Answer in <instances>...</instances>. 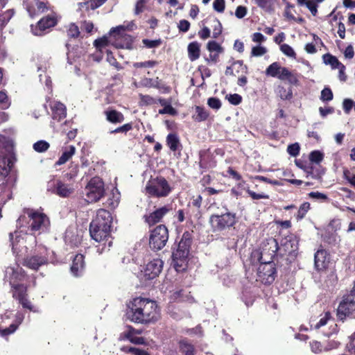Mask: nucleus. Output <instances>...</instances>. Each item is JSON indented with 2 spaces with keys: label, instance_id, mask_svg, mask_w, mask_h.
<instances>
[{
  "label": "nucleus",
  "instance_id": "nucleus-1",
  "mask_svg": "<svg viewBox=\"0 0 355 355\" xmlns=\"http://www.w3.org/2000/svg\"><path fill=\"white\" fill-rule=\"evenodd\" d=\"M127 315L137 323L148 324L157 321L159 318V311L155 301L145 297H135L128 305Z\"/></svg>",
  "mask_w": 355,
  "mask_h": 355
},
{
  "label": "nucleus",
  "instance_id": "nucleus-2",
  "mask_svg": "<svg viewBox=\"0 0 355 355\" xmlns=\"http://www.w3.org/2000/svg\"><path fill=\"white\" fill-rule=\"evenodd\" d=\"M0 144L8 153L0 157V193H4L10 198L11 187L7 177L16 162V157L12 153L14 145L11 139L3 135L0 136Z\"/></svg>",
  "mask_w": 355,
  "mask_h": 355
},
{
  "label": "nucleus",
  "instance_id": "nucleus-3",
  "mask_svg": "<svg viewBox=\"0 0 355 355\" xmlns=\"http://www.w3.org/2000/svg\"><path fill=\"white\" fill-rule=\"evenodd\" d=\"M24 214L28 217V228L32 232H38V234L49 232L51 227L50 219L48 216L44 213L42 208L40 209H24Z\"/></svg>",
  "mask_w": 355,
  "mask_h": 355
},
{
  "label": "nucleus",
  "instance_id": "nucleus-4",
  "mask_svg": "<svg viewBox=\"0 0 355 355\" xmlns=\"http://www.w3.org/2000/svg\"><path fill=\"white\" fill-rule=\"evenodd\" d=\"M191 243L189 234H184L178 248L173 252V265L178 272L183 271L187 268Z\"/></svg>",
  "mask_w": 355,
  "mask_h": 355
},
{
  "label": "nucleus",
  "instance_id": "nucleus-5",
  "mask_svg": "<svg viewBox=\"0 0 355 355\" xmlns=\"http://www.w3.org/2000/svg\"><path fill=\"white\" fill-rule=\"evenodd\" d=\"M146 193L153 197L162 198L167 196L172 188L168 181L162 176L150 178L145 187Z\"/></svg>",
  "mask_w": 355,
  "mask_h": 355
},
{
  "label": "nucleus",
  "instance_id": "nucleus-6",
  "mask_svg": "<svg viewBox=\"0 0 355 355\" xmlns=\"http://www.w3.org/2000/svg\"><path fill=\"white\" fill-rule=\"evenodd\" d=\"M93 226L90 223L89 234L92 238L98 242L99 244L96 246L97 251L99 254L103 253L106 250H109L112 244V238L111 236V227H98L95 230L96 235L93 233Z\"/></svg>",
  "mask_w": 355,
  "mask_h": 355
},
{
  "label": "nucleus",
  "instance_id": "nucleus-7",
  "mask_svg": "<svg viewBox=\"0 0 355 355\" xmlns=\"http://www.w3.org/2000/svg\"><path fill=\"white\" fill-rule=\"evenodd\" d=\"M104 183L98 177H94L87 183L84 190L85 200L88 203L96 202L104 195Z\"/></svg>",
  "mask_w": 355,
  "mask_h": 355
},
{
  "label": "nucleus",
  "instance_id": "nucleus-8",
  "mask_svg": "<svg viewBox=\"0 0 355 355\" xmlns=\"http://www.w3.org/2000/svg\"><path fill=\"white\" fill-rule=\"evenodd\" d=\"M168 240V232L166 227L159 225L154 228L150 234L149 245L153 250H160Z\"/></svg>",
  "mask_w": 355,
  "mask_h": 355
},
{
  "label": "nucleus",
  "instance_id": "nucleus-9",
  "mask_svg": "<svg viewBox=\"0 0 355 355\" xmlns=\"http://www.w3.org/2000/svg\"><path fill=\"white\" fill-rule=\"evenodd\" d=\"M163 264L162 260L158 258L148 261L141 269L140 279L146 282L157 278L162 270Z\"/></svg>",
  "mask_w": 355,
  "mask_h": 355
},
{
  "label": "nucleus",
  "instance_id": "nucleus-10",
  "mask_svg": "<svg viewBox=\"0 0 355 355\" xmlns=\"http://www.w3.org/2000/svg\"><path fill=\"white\" fill-rule=\"evenodd\" d=\"M125 26L123 25L112 28L110 31V37H113L112 41L116 48L130 49L132 45V40L129 35L125 33Z\"/></svg>",
  "mask_w": 355,
  "mask_h": 355
},
{
  "label": "nucleus",
  "instance_id": "nucleus-11",
  "mask_svg": "<svg viewBox=\"0 0 355 355\" xmlns=\"http://www.w3.org/2000/svg\"><path fill=\"white\" fill-rule=\"evenodd\" d=\"M209 223L214 231H222L233 226L236 223L235 215L230 212L211 215Z\"/></svg>",
  "mask_w": 355,
  "mask_h": 355
},
{
  "label": "nucleus",
  "instance_id": "nucleus-12",
  "mask_svg": "<svg viewBox=\"0 0 355 355\" xmlns=\"http://www.w3.org/2000/svg\"><path fill=\"white\" fill-rule=\"evenodd\" d=\"M73 183H65L60 180H52L48 182L47 191L60 197L66 198L73 193Z\"/></svg>",
  "mask_w": 355,
  "mask_h": 355
},
{
  "label": "nucleus",
  "instance_id": "nucleus-13",
  "mask_svg": "<svg viewBox=\"0 0 355 355\" xmlns=\"http://www.w3.org/2000/svg\"><path fill=\"white\" fill-rule=\"evenodd\" d=\"M276 277V268L274 263L261 262L257 268V281L265 284L272 283Z\"/></svg>",
  "mask_w": 355,
  "mask_h": 355
},
{
  "label": "nucleus",
  "instance_id": "nucleus-14",
  "mask_svg": "<svg viewBox=\"0 0 355 355\" xmlns=\"http://www.w3.org/2000/svg\"><path fill=\"white\" fill-rule=\"evenodd\" d=\"M57 24V18L55 15H47L42 18L35 25H31V29L33 35L37 36L44 35L47 31L55 26Z\"/></svg>",
  "mask_w": 355,
  "mask_h": 355
},
{
  "label": "nucleus",
  "instance_id": "nucleus-15",
  "mask_svg": "<svg viewBox=\"0 0 355 355\" xmlns=\"http://www.w3.org/2000/svg\"><path fill=\"white\" fill-rule=\"evenodd\" d=\"M112 223V216L110 212L104 209H98L96 212L95 218H94L91 222L94 228L93 233L94 235H96V232H97L95 230L98 228V227H111Z\"/></svg>",
  "mask_w": 355,
  "mask_h": 355
},
{
  "label": "nucleus",
  "instance_id": "nucleus-16",
  "mask_svg": "<svg viewBox=\"0 0 355 355\" xmlns=\"http://www.w3.org/2000/svg\"><path fill=\"white\" fill-rule=\"evenodd\" d=\"M326 325L329 326V329H322V331L325 336L329 337L338 332V326L329 312H326L324 315L321 317L318 322L315 325V329H320Z\"/></svg>",
  "mask_w": 355,
  "mask_h": 355
},
{
  "label": "nucleus",
  "instance_id": "nucleus-17",
  "mask_svg": "<svg viewBox=\"0 0 355 355\" xmlns=\"http://www.w3.org/2000/svg\"><path fill=\"white\" fill-rule=\"evenodd\" d=\"M278 243L276 239H270L267 240L266 243H263L261 252L262 253L263 262L264 263H274L272 259L278 250Z\"/></svg>",
  "mask_w": 355,
  "mask_h": 355
},
{
  "label": "nucleus",
  "instance_id": "nucleus-18",
  "mask_svg": "<svg viewBox=\"0 0 355 355\" xmlns=\"http://www.w3.org/2000/svg\"><path fill=\"white\" fill-rule=\"evenodd\" d=\"M49 107L52 111L51 125L54 128V121L59 122L66 117L67 109L64 104L56 101H49Z\"/></svg>",
  "mask_w": 355,
  "mask_h": 355
},
{
  "label": "nucleus",
  "instance_id": "nucleus-19",
  "mask_svg": "<svg viewBox=\"0 0 355 355\" xmlns=\"http://www.w3.org/2000/svg\"><path fill=\"white\" fill-rule=\"evenodd\" d=\"M109 40L107 36L97 39L94 41V44L96 47V51L92 54L91 57L93 60L100 62L103 57L104 53H106Z\"/></svg>",
  "mask_w": 355,
  "mask_h": 355
},
{
  "label": "nucleus",
  "instance_id": "nucleus-20",
  "mask_svg": "<svg viewBox=\"0 0 355 355\" xmlns=\"http://www.w3.org/2000/svg\"><path fill=\"white\" fill-rule=\"evenodd\" d=\"M171 210V207L170 205L158 208L149 215L145 216V220L150 225H154L161 221L162 218Z\"/></svg>",
  "mask_w": 355,
  "mask_h": 355
},
{
  "label": "nucleus",
  "instance_id": "nucleus-21",
  "mask_svg": "<svg viewBox=\"0 0 355 355\" xmlns=\"http://www.w3.org/2000/svg\"><path fill=\"white\" fill-rule=\"evenodd\" d=\"M315 267L318 270H322L328 267L330 261V256L323 249H319L314 256Z\"/></svg>",
  "mask_w": 355,
  "mask_h": 355
},
{
  "label": "nucleus",
  "instance_id": "nucleus-22",
  "mask_svg": "<svg viewBox=\"0 0 355 355\" xmlns=\"http://www.w3.org/2000/svg\"><path fill=\"white\" fill-rule=\"evenodd\" d=\"M85 270L84 257L81 254H76L72 261L71 272L74 277L81 276Z\"/></svg>",
  "mask_w": 355,
  "mask_h": 355
},
{
  "label": "nucleus",
  "instance_id": "nucleus-23",
  "mask_svg": "<svg viewBox=\"0 0 355 355\" xmlns=\"http://www.w3.org/2000/svg\"><path fill=\"white\" fill-rule=\"evenodd\" d=\"M21 236L22 231L19 230H17L14 232H10L9 234L12 250L13 254H15L16 256H18L21 250V245L20 243Z\"/></svg>",
  "mask_w": 355,
  "mask_h": 355
},
{
  "label": "nucleus",
  "instance_id": "nucleus-24",
  "mask_svg": "<svg viewBox=\"0 0 355 355\" xmlns=\"http://www.w3.org/2000/svg\"><path fill=\"white\" fill-rule=\"evenodd\" d=\"M26 9L29 15L33 17L49 9L48 2L42 0H35V4L28 6Z\"/></svg>",
  "mask_w": 355,
  "mask_h": 355
},
{
  "label": "nucleus",
  "instance_id": "nucleus-25",
  "mask_svg": "<svg viewBox=\"0 0 355 355\" xmlns=\"http://www.w3.org/2000/svg\"><path fill=\"white\" fill-rule=\"evenodd\" d=\"M64 241L67 244L70 245L71 247H76L80 243L82 236L77 231H75L74 229L69 228L65 232Z\"/></svg>",
  "mask_w": 355,
  "mask_h": 355
},
{
  "label": "nucleus",
  "instance_id": "nucleus-26",
  "mask_svg": "<svg viewBox=\"0 0 355 355\" xmlns=\"http://www.w3.org/2000/svg\"><path fill=\"white\" fill-rule=\"evenodd\" d=\"M355 311V306L341 301L338 310L337 315L340 320H344L347 316L350 315Z\"/></svg>",
  "mask_w": 355,
  "mask_h": 355
},
{
  "label": "nucleus",
  "instance_id": "nucleus-27",
  "mask_svg": "<svg viewBox=\"0 0 355 355\" xmlns=\"http://www.w3.org/2000/svg\"><path fill=\"white\" fill-rule=\"evenodd\" d=\"M46 261L47 259L44 256H33L26 259L24 262V265L33 270H37L41 266L45 264Z\"/></svg>",
  "mask_w": 355,
  "mask_h": 355
},
{
  "label": "nucleus",
  "instance_id": "nucleus-28",
  "mask_svg": "<svg viewBox=\"0 0 355 355\" xmlns=\"http://www.w3.org/2000/svg\"><path fill=\"white\" fill-rule=\"evenodd\" d=\"M278 78L281 80H287L291 85H297L298 83V78L296 74L286 67H282Z\"/></svg>",
  "mask_w": 355,
  "mask_h": 355
},
{
  "label": "nucleus",
  "instance_id": "nucleus-29",
  "mask_svg": "<svg viewBox=\"0 0 355 355\" xmlns=\"http://www.w3.org/2000/svg\"><path fill=\"white\" fill-rule=\"evenodd\" d=\"M166 144L169 147L170 150L173 152L181 150L182 149L180 139L178 136L174 133H170L167 135Z\"/></svg>",
  "mask_w": 355,
  "mask_h": 355
},
{
  "label": "nucleus",
  "instance_id": "nucleus-30",
  "mask_svg": "<svg viewBox=\"0 0 355 355\" xmlns=\"http://www.w3.org/2000/svg\"><path fill=\"white\" fill-rule=\"evenodd\" d=\"M105 114L106 119L112 123H121L124 120L123 114L114 110H107Z\"/></svg>",
  "mask_w": 355,
  "mask_h": 355
},
{
  "label": "nucleus",
  "instance_id": "nucleus-31",
  "mask_svg": "<svg viewBox=\"0 0 355 355\" xmlns=\"http://www.w3.org/2000/svg\"><path fill=\"white\" fill-rule=\"evenodd\" d=\"M76 152V148L73 146H69L64 148L62 155L58 160L55 162L56 166H60L65 164Z\"/></svg>",
  "mask_w": 355,
  "mask_h": 355
},
{
  "label": "nucleus",
  "instance_id": "nucleus-32",
  "mask_svg": "<svg viewBox=\"0 0 355 355\" xmlns=\"http://www.w3.org/2000/svg\"><path fill=\"white\" fill-rule=\"evenodd\" d=\"M200 45L197 42H193L188 46L189 58L191 61L197 60L200 57Z\"/></svg>",
  "mask_w": 355,
  "mask_h": 355
},
{
  "label": "nucleus",
  "instance_id": "nucleus-33",
  "mask_svg": "<svg viewBox=\"0 0 355 355\" xmlns=\"http://www.w3.org/2000/svg\"><path fill=\"white\" fill-rule=\"evenodd\" d=\"M140 333V331H135L134 329L130 328L128 330V331L125 334V337L132 343L138 345L144 344V338L137 336V334H139Z\"/></svg>",
  "mask_w": 355,
  "mask_h": 355
},
{
  "label": "nucleus",
  "instance_id": "nucleus-34",
  "mask_svg": "<svg viewBox=\"0 0 355 355\" xmlns=\"http://www.w3.org/2000/svg\"><path fill=\"white\" fill-rule=\"evenodd\" d=\"M282 67L277 62L270 64L266 70V74L271 77H277L280 74Z\"/></svg>",
  "mask_w": 355,
  "mask_h": 355
},
{
  "label": "nucleus",
  "instance_id": "nucleus-35",
  "mask_svg": "<svg viewBox=\"0 0 355 355\" xmlns=\"http://www.w3.org/2000/svg\"><path fill=\"white\" fill-rule=\"evenodd\" d=\"M255 3L260 8L268 12L273 10L275 0H254Z\"/></svg>",
  "mask_w": 355,
  "mask_h": 355
},
{
  "label": "nucleus",
  "instance_id": "nucleus-36",
  "mask_svg": "<svg viewBox=\"0 0 355 355\" xmlns=\"http://www.w3.org/2000/svg\"><path fill=\"white\" fill-rule=\"evenodd\" d=\"M107 0H90L86 2L80 3V8L86 7L87 9L94 10L102 4H103Z\"/></svg>",
  "mask_w": 355,
  "mask_h": 355
},
{
  "label": "nucleus",
  "instance_id": "nucleus-37",
  "mask_svg": "<svg viewBox=\"0 0 355 355\" xmlns=\"http://www.w3.org/2000/svg\"><path fill=\"white\" fill-rule=\"evenodd\" d=\"M180 347L184 355H194L193 346L187 340H181L180 342Z\"/></svg>",
  "mask_w": 355,
  "mask_h": 355
},
{
  "label": "nucleus",
  "instance_id": "nucleus-38",
  "mask_svg": "<svg viewBox=\"0 0 355 355\" xmlns=\"http://www.w3.org/2000/svg\"><path fill=\"white\" fill-rule=\"evenodd\" d=\"M323 60L324 62L326 64L331 65L332 69H336L338 67V65H340L342 64L336 57L331 55L330 54H325L323 56Z\"/></svg>",
  "mask_w": 355,
  "mask_h": 355
},
{
  "label": "nucleus",
  "instance_id": "nucleus-39",
  "mask_svg": "<svg viewBox=\"0 0 355 355\" xmlns=\"http://www.w3.org/2000/svg\"><path fill=\"white\" fill-rule=\"evenodd\" d=\"M66 46L67 48L68 52H67V60L69 64H72L75 61V58L76 57H80L81 54L83 53V50H78V49H73L71 50L69 49V44L67 43L66 44Z\"/></svg>",
  "mask_w": 355,
  "mask_h": 355
},
{
  "label": "nucleus",
  "instance_id": "nucleus-40",
  "mask_svg": "<svg viewBox=\"0 0 355 355\" xmlns=\"http://www.w3.org/2000/svg\"><path fill=\"white\" fill-rule=\"evenodd\" d=\"M196 116L195 119L198 121H202L206 120L209 116L207 111L202 107L196 106Z\"/></svg>",
  "mask_w": 355,
  "mask_h": 355
},
{
  "label": "nucleus",
  "instance_id": "nucleus-41",
  "mask_svg": "<svg viewBox=\"0 0 355 355\" xmlns=\"http://www.w3.org/2000/svg\"><path fill=\"white\" fill-rule=\"evenodd\" d=\"M21 323L20 320H17L15 322L11 324L8 327L3 329H0V335L1 336H8L16 331Z\"/></svg>",
  "mask_w": 355,
  "mask_h": 355
},
{
  "label": "nucleus",
  "instance_id": "nucleus-42",
  "mask_svg": "<svg viewBox=\"0 0 355 355\" xmlns=\"http://www.w3.org/2000/svg\"><path fill=\"white\" fill-rule=\"evenodd\" d=\"M49 147V144L44 140H40L35 142L33 146V149L37 153L46 152Z\"/></svg>",
  "mask_w": 355,
  "mask_h": 355
},
{
  "label": "nucleus",
  "instance_id": "nucleus-43",
  "mask_svg": "<svg viewBox=\"0 0 355 355\" xmlns=\"http://www.w3.org/2000/svg\"><path fill=\"white\" fill-rule=\"evenodd\" d=\"M277 94L282 100H287L292 98L293 94L291 89H286L284 87L279 86L277 89Z\"/></svg>",
  "mask_w": 355,
  "mask_h": 355
},
{
  "label": "nucleus",
  "instance_id": "nucleus-44",
  "mask_svg": "<svg viewBox=\"0 0 355 355\" xmlns=\"http://www.w3.org/2000/svg\"><path fill=\"white\" fill-rule=\"evenodd\" d=\"M280 50L287 57L293 59L296 58V53L294 49L290 45L287 44H283L280 46Z\"/></svg>",
  "mask_w": 355,
  "mask_h": 355
},
{
  "label": "nucleus",
  "instance_id": "nucleus-45",
  "mask_svg": "<svg viewBox=\"0 0 355 355\" xmlns=\"http://www.w3.org/2000/svg\"><path fill=\"white\" fill-rule=\"evenodd\" d=\"M207 49L210 53H220L223 52V47L215 41H209L207 43Z\"/></svg>",
  "mask_w": 355,
  "mask_h": 355
},
{
  "label": "nucleus",
  "instance_id": "nucleus-46",
  "mask_svg": "<svg viewBox=\"0 0 355 355\" xmlns=\"http://www.w3.org/2000/svg\"><path fill=\"white\" fill-rule=\"evenodd\" d=\"M250 260L253 264L258 263L261 264V263L263 262V257L261 249H256L252 252Z\"/></svg>",
  "mask_w": 355,
  "mask_h": 355
},
{
  "label": "nucleus",
  "instance_id": "nucleus-47",
  "mask_svg": "<svg viewBox=\"0 0 355 355\" xmlns=\"http://www.w3.org/2000/svg\"><path fill=\"white\" fill-rule=\"evenodd\" d=\"M324 158V155L320 150H313L309 155V159L311 162L320 163Z\"/></svg>",
  "mask_w": 355,
  "mask_h": 355
},
{
  "label": "nucleus",
  "instance_id": "nucleus-48",
  "mask_svg": "<svg viewBox=\"0 0 355 355\" xmlns=\"http://www.w3.org/2000/svg\"><path fill=\"white\" fill-rule=\"evenodd\" d=\"M267 53V49L265 46L257 45L253 46L251 51V55L253 57H260Z\"/></svg>",
  "mask_w": 355,
  "mask_h": 355
},
{
  "label": "nucleus",
  "instance_id": "nucleus-49",
  "mask_svg": "<svg viewBox=\"0 0 355 355\" xmlns=\"http://www.w3.org/2000/svg\"><path fill=\"white\" fill-rule=\"evenodd\" d=\"M333 93L330 88L324 87L320 95V100L322 101H330L333 99Z\"/></svg>",
  "mask_w": 355,
  "mask_h": 355
},
{
  "label": "nucleus",
  "instance_id": "nucleus-50",
  "mask_svg": "<svg viewBox=\"0 0 355 355\" xmlns=\"http://www.w3.org/2000/svg\"><path fill=\"white\" fill-rule=\"evenodd\" d=\"M309 209H310V204L309 202H305L303 204H302L298 209V211H297V219L303 218L304 217V216L306 215V214L307 213V211L309 210Z\"/></svg>",
  "mask_w": 355,
  "mask_h": 355
},
{
  "label": "nucleus",
  "instance_id": "nucleus-51",
  "mask_svg": "<svg viewBox=\"0 0 355 355\" xmlns=\"http://www.w3.org/2000/svg\"><path fill=\"white\" fill-rule=\"evenodd\" d=\"M207 105L213 110H218L221 107V101L216 97L209 98L207 100Z\"/></svg>",
  "mask_w": 355,
  "mask_h": 355
},
{
  "label": "nucleus",
  "instance_id": "nucleus-52",
  "mask_svg": "<svg viewBox=\"0 0 355 355\" xmlns=\"http://www.w3.org/2000/svg\"><path fill=\"white\" fill-rule=\"evenodd\" d=\"M10 103L6 92L0 91V105L2 109L5 110L9 107Z\"/></svg>",
  "mask_w": 355,
  "mask_h": 355
},
{
  "label": "nucleus",
  "instance_id": "nucleus-53",
  "mask_svg": "<svg viewBox=\"0 0 355 355\" xmlns=\"http://www.w3.org/2000/svg\"><path fill=\"white\" fill-rule=\"evenodd\" d=\"M79 34L78 27L74 24H71L67 30V35L70 37L76 38L78 37Z\"/></svg>",
  "mask_w": 355,
  "mask_h": 355
},
{
  "label": "nucleus",
  "instance_id": "nucleus-54",
  "mask_svg": "<svg viewBox=\"0 0 355 355\" xmlns=\"http://www.w3.org/2000/svg\"><path fill=\"white\" fill-rule=\"evenodd\" d=\"M309 196L314 200L326 201L328 200V197L326 194L318 191H312L309 193Z\"/></svg>",
  "mask_w": 355,
  "mask_h": 355
},
{
  "label": "nucleus",
  "instance_id": "nucleus-55",
  "mask_svg": "<svg viewBox=\"0 0 355 355\" xmlns=\"http://www.w3.org/2000/svg\"><path fill=\"white\" fill-rule=\"evenodd\" d=\"M300 148L297 143L291 144L287 148L288 153L293 157H296L300 153Z\"/></svg>",
  "mask_w": 355,
  "mask_h": 355
},
{
  "label": "nucleus",
  "instance_id": "nucleus-56",
  "mask_svg": "<svg viewBox=\"0 0 355 355\" xmlns=\"http://www.w3.org/2000/svg\"><path fill=\"white\" fill-rule=\"evenodd\" d=\"M159 114H169L171 116H174L177 114V111L175 110V108H173L171 106V103H170L166 106L164 107L163 109L159 110Z\"/></svg>",
  "mask_w": 355,
  "mask_h": 355
},
{
  "label": "nucleus",
  "instance_id": "nucleus-57",
  "mask_svg": "<svg viewBox=\"0 0 355 355\" xmlns=\"http://www.w3.org/2000/svg\"><path fill=\"white\" fill-rule=\"evenodd\" d=\"M157 64V62L156 61L148 60V61L141 62H135L133 64V66L136 68H140V67L153 68Z\"/></svg>",
  "mask_w": 355,
  "mask_h": 355
},
{
  "label": "nucleus",
  "instance_id": "nucleus-58",
  "mask_svg": "<svg viewBox=\"0 0 355 355\" xmlns=\"http://www.w3.org/2000/svg\"><path fill=\"white\" fill-rule=\"evenodd\" d=\"M342 301L355 306V288H353L349 293L345 295Z\"/></svg>",
  "mask_w": 355,
  "mask_h": 355
},
{
  "label": "nucleus",
  "instance_id": "nucleus-59",
  "mask_svg": "<svg viewBox=\"0 0 355 355\" xmlns=\"http://www.w3.org/2000/svg\"><path fill=\"white\" fill-rule=\"evenodd\" d=\"M246 191L253 200L268 199L269 198L268 195L263 193H257L250 190L248 188L246 189Z\"/></svg>",
  "mask_w": 355,
  "mask_h": 355
},
{
  "label": "nucleus",
  "instance_id": "nucleus-60",
  "mask_svg": "<svg viewBox=\"0 0 355 355\" xmlns=\"http://www.w3.org/2000/svg\"><path fill=\"white\" fill-rule=\"evenodd\" d=\"M228 101L234 105H237L241 103L242 97L238 94H230L227 96Z\"/></svg>",
  "mask_w": 355,
  "mask_h": 355
},
{
  "label": "nucleus",
  "instance_id": "nucleus-61",
  "mask_svg": "<svg viewBox=\"0 0 355 355\" xmlns=\"http://www.w3.org/2000/svg\"><path fill=\"white\" fill-rule=\"evenodd\" d=\"M225 5V0H214L213 3L214 9L218 12H223L224 11Z\"/></svg>",
  "mask_w": 355,
  "mask_h": 355
},
{
  "label": "nucleus",
  "instance_id": "nucleus-62",
  "mask_svg": "<svg viewBox=\"0 0 355 355\" xmlns=\"http://www.w3.org/2000/svg\"><path fill=\"white\" fill-rule=\"evenodd\" d=\"M353 105H354V102L352 100L349 99V98L345 99L343 103V107L344 112L346 114H349L350 112Z\"/></svg>",
  "mask_w": 355,
  "mask_h": 355
},
{
  "label": "nucleus",
  "instance_id": "nucleus-63",
  "mask_svg": "<svg viewBox=\"0 0 355 355\" xmlns=\"http://www.w3.org/2000/svg\"><path fill=\"white\" fill-rule=\"evenodd\" d=\"M343 176L352 186L355 184V174L352 173L349 170L346 169L343 171Z\"/></svg>",
  "mask_w": 355,
  "mask_h": 355
},
{
  "label": "nucleus",
  "instance_id": "nucleus-64",
  "mask_svg": "<svg viewBox=\"0 0 355 355\" xmlns=\"http://www.w3.org/2000/svg\"><path fill=\"white\" fill-rule=\"evenodd\" d=\"M247 14V8L245 6H239L236 8L235 15L239 19L243 18Z\"/></svg>",
  "mask_w": 355,
  "mask_h": 355
}]
</instances>
